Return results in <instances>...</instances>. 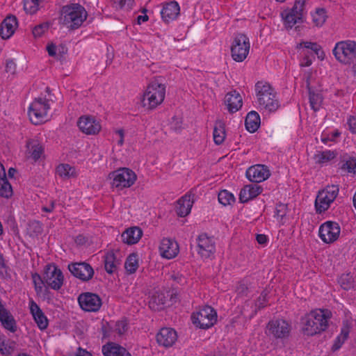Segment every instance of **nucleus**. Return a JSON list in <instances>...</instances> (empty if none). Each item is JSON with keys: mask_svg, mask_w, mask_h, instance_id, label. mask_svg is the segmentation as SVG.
Returning <instances> with one entry per match:
<instances>
[{"mask_svg": "<svg viewBox=\"0 0 356 356\" xmlns=\"http://www.w3.org/2000/svg\"><path fill=\"white\" fill-rule=\"evenodd\" d=\"M177 339L176 331L170 327H163L156 334V341L160 346L169 348L173 346Z\"/></svg>", "mask_w": 356, "mask_h": 356, "instance_id": "aec40b11", "label": "nucleus"}, {"mask_svg": "<svg viewBox=\"0 0 356 356\" xmlns=\"http://www.w3.org/2000/svg\"><path fill=\"white\" fill-rule=\"evenodd\" d=\"M286 206L283 204H280L276 207L275 214L278 218L282 219L286 215Z\"/></svg>", "mask_w": 356, "mask_h": 356, "instance_id": "6e6d98bb", "label": "nucleus"}, {"mask_svg": "<svg viewBox=\"0 0 356 356\" xmlns=\"http://www.w3.org/2000/svg\"><path fill=\"white\" fill-rule=\"evenodd\" d=\"M349 332L350 326L348 325V323L343 324V327H341V333L336 339V341L333 345L334 350H337L341 346V345L347 339Z\"/></svg>", "mask_w": 356, "mask_h": 356, "instance_id": "e433bc0d", "label": "nucleus"}, {"mask_svg": "<svg viewBox=\"0 0 356 356\" xmlns=\"http://www.w3.org/2000/svg\"><path fill=\"white\" fill-rule=\"evenodd\" d=\"M77 124L80 130L88 135H95L102 128L99 122L92 116H81Z\"/></svg>", "mask_w": 356, "mask_h": 356, "instance_id": "a211bd4d", "label": "nucleus"}, {"mask_svg": "<svg viewBox=\"0 0 356 356\" xmlns=\"http://www.w3.org/2000/svg\"><path fill=\"white\" fill-rule=\"evenodd\" d=\"M193 323L201 329H208L217 321V313L210 306H204L191 315Z\"/></svg>", "mask_w": 356, "mask_h": 356, "instance_id": "6e6552de", "label": "nucleus"}, {"mask_svg": "<svg viewBox=\"0 0 356 356\" xmlns=\"http://www.w3.org/2000/svg\"><path fill=\"white\" fill-rule=\"evenodd\" d=\"M307 88L309 90V99L310 106L314 111H316L319 110L321 105L322 104V96L321 94L315 93L314 91H312L309 86H307Z\"/></svg>", "mask_w": 356, "mask_h": 356, "instance_id": "c9c22d12", "label": "nucleus"}, {"mask_svg": "<svg viewBox=\"0 0 356 356\" xmlns=\"http://www.w3.org/2000/svg\"><path fill=\"white\" fill-rule=\"evenodd\" d=\"M342 168L347 170L350 172L356 173V157L350 158L343 163Z\"/></svg>", "mask_w": 356, "mask_h": 356, "instance_id": "5fc2aeb1", "label": "nucleus"}, {"mask_svg": "<svg viewBox=\"0 0 356 356\" xmlns=\"http://www.w3.org/2000/svg\"><path fill=\"white\" fill-rule=\"evenodd\" d=\"M250 48L249 38L243 33L236 34L231 45V55L236 62H242L248 56Z\"/></svg>", "mask_w": 356, "mask_h": 356, "instance_id": "9d476101", "label": "nucleus"}, {"mask_svg": "<svg viewBox=\"0 0 356 356\" xmlns=\"http://www.w3.org/2000/svg\"><path fill=\"white\" fill-rule=\"evenodd\" d=\"M313 22L316 26H321L326 20V12L323 8L317 9L312 15Z\"/></svg>", "mask_w": 356, "mask_h": 356, "instance_id": "37998d69", "label": "nucleus"}, {"mask_svg": "<svg viewBox=\"0 0 356 356\" xmlns=\"http://www.w3.org/2000/svg\"><path fill=\"white\" fill-rule=\"evenodd\" d=\"M27 154L35 161H38L44 154V147L36 140H29L26 143Z\"/></svg>", "mask_w": 356, "mask_h": 356, "instance_id": "c85d7f7f", "label": "nucleus"}, {"mask_svg": "<svg viewBox=\"0 0 356 356\" xmlns=\"http://www.w3.org/2000/svg\"><path fill=\"white\" fill-rule=\"evenodd\" d=\"M305 0H296L293 6L289 10L295 14L296 19L302 20Z\"/></svg>", "mask_w": 356, "mask_h": 356, "instance_id": "58836bf2", "label": "nucleus"}, {"mask_svg": "<svg viewBox=\"0 0 356 356\" xmlns=\"http://www.w3.org/2000/svg\"><path fill=\"white\" fill-rule=\"evenodd\" d=\"M75 241L76 243L81 245L86 242V239L82 235H79L76 236Z\"/></svg>", "mask_w": 356, "mask_h": 356, "instance_id": "774afa93", "label": "nucleus"}, {"mask_svg": "<svg viewBox=\"0 0 356 356\" xmlns=\"http://www.w3.org/2000/svg\"><path fill=\"white\" fill-rule=\"evenodd\" d=\"M312 65V60L307 56H305L303 58V60L301 62L300 65L303 67H308Z\"/></svg>", "mask_w": 356, "mask_h": 356, "instance_id": "69168bd1", "label": "nucleus"}, {"mask_svg": "<svg viewBox=\"0 0 356 356\" xmlns=\"http://www.w3.org/2000/svg\"><path fill=\"white\" fill-rule=\"evenodd\" d=\"M42 0H24V9L26 13L33 15L39 10L40 2Z\"/></svg>", "mask_w": 356, "mask_h": 356, "instance_id": "a19ab883", "label": "nucleus"}, {"mask_svg": "<svg viewBox=\"0 0 356 356\" xmlns=\"http://www.w3.org/2000/svg\"><path fill=\"white\" fill-rule=\"evenodd\" d=\"M270 176V171L268 166L257 164L250 167L246 170L248 179L254 183H260L266 180Z\"/></svg>", "mask_w": 356, "mask_h": 356, "instance_id": "f3484780", "label": "nucleus"}, {"mask_svg": "<svg viewBox=\"0 0 356 356\" xmlns=\"http://www.w3.org/2000/svg\"><path fill=\"white\" fill-rule=\"evenodd\" d=\"M193 196L191 193H188L178 200L176 212L179 216L185 217L190 213L193 204Z\"/></svg>", "mask_w": 356, "mask_h": 356, "instance_id": "5701e85b", "label": "nucleus"}, {"mask_svg": "<svg viewBox=\"0 0 356 356\" xmlns=\"http://www.w3.org/2000/svg\"><path fill=\"white\" fill-rule=\"evenodd\" d=\"M124 267L130 274H132L136 271L138 268V261L136 254H131L127 257L125 261Z\"/></svg>", "mask_w": 356, "mask_h": 356, "instance_id": "4c0bfd02", "label": "nucleus"}, {"mask_svg": "<svg viewBox=\"0 0 356 356\" xmlns=\"http://www.w3.org/2000/svg\"><path fill=\"white\" fill-rule=\"evenodd\" d=\"M268 303V293L266 291L261 292L256 301V307L260 309L265 307Z\"/></svg>", "mask_w": 356, "mask_h": 356, "instance_id": "603ef678", "label": "nucleus"}, {"mask_svg": "<svg viewBox=\"0 0 356 356\" xmlns=\"http://www.w3.org/2000/svg\"><path fill=\"white\" fill-rule=\"evenodd\" d=\"M339 188L337 185L326 186L318 193L315 200V209L318 213L327 211L339 194Z\"/></svg>", "mask_w": 356, "mask_h": 356, "instance_id": "1a4fd4ad", "label": "nucleus"}, {"mask_svg": "<svg viewBox=\"0 0 356 356\" xmlns=\"http://www.w3.org/2000/svg\"><path fill=\"white\" fill-rule=\"evenodd\" d=\"M250 285L251 283L247 278L238 281L236 284L234 290L236 294V298H245L248 297L251 292Z\"/></svg>", "mask_w": 356, "mask_h": 356, "instance_id": "7c9ffc66", "label": "nucleus"}, {"mask_svg": "<svg viewBox=\"0 0 356 356\" xmlns=\"http://www.w3.org/2000/svg\"><path fill=\"white\" fill-rule=\"evenodd\" d=\"M257 102L261 108L268 111H275L280 106L275 89L267 82L258 81L255 84Z\"/></svg>", "mask_w": 356, "mask_h": 356, "instance_id": "f03ea898", "label": "nucleus"}, {"mask_svg": "<svg viewBox=\"0 0 356 356\" xmlns=\"http://www.w3.org/2000/svg\"><path fill=\"white\" fill-rule=\"evenodd\" d=\"M165 86L157 81H152L147 87L141 100L143 106L148 110L156 108L164 100Z\"/></svg>", "mask_w": 356, "mask_h": 356, "instance_id": "20e7f679", "label": "nucleus"}, {"mask_svg": "<svg viewBox=\"0 0 356 356\" xmlns=\"http://www.w3.org/2000/svg\"><path fill=\"white\" fill-rule=\"evenodd\" d=\"M116 8H130L134 3V0H111Z\"/></svg>", "mask_w": 356, "mask_h": 356, "instance_id": "3c124183", "label": "nucleus"}, {"mask_svg": "<svg viewBox=\"0 0 356 356\" xmlns=\"http://www.w3.org/2000/svg\"><path fill=\"white\" fill-rule=\"evenodd\" d=\"M335 58L343 65L355 66L356 63V42L343 40L336 43L333 50Z\"/></svg>", "mask_w": 356, "mask_h": 356, "instance_id": "39448f33", "label": "nucleus"}, {"mask_svg": "<svg viewBox=\"0 0 356 356\" xmlns=\"http://www.w3.org/2000/svg\"><path fill=\"white\" fill-rule=\"evenodd\" d=\"M256 240L259 244L264 245L267 243L268 238L265 234H257Z\"/></svg>", "mask_w": 356, "mask_h": 356, "instance_id": "bf43d9fd", "label": "nucleus"}, {"mask_svg": "<svg viewBox=\"0 0 356 356\" xmlns=\"http://www.w3.org/2000/svg\"><path fill=\"white\" fill-rule=\"evenodd\" d=\"M49 109L50 105L48 99L43 97L35 98L29 108L28 114L30 120L34 124L46 122Z\"/></svg>", "mask_w": 356, "mask_h": 356, "instance_id": "423d86ee", "label": "nucleus"}, {"mask_svg": "<svg viewBox=\"0 0 356 356\" xmlns=\"http://www.w3.org/2000/svg\"><path fill=\"white\" fill-rule=\"evenodd\" d=\"M49 26L48 23H42L35 26L32 31L33 35L35 38L42 36L48 30Z\"/></svg>", "mask_w": 356, "mask_h": 356, "instance_id": "8fccbe9b", "label": "nucleus"}, {"mask_svg": "<svg viewBox=\"0 0 356 356\" xmlns=\"http://www.w3.org/2000/svg\"><path fill=\"white\" fill-rule=\"evenodd\" d=\"M245 125L248 131L250 133L255 132L260 125L259 115L256 111L248 113L245 118Z\"/></svg>", "mask_w": 356, "mask_h": 356, "instance_id": "c756f323", "label": "nucleus"}, {"mask_svg": "<svg viewBox=\"0 0 356 356\" xmlns=\"http://www.w3.org/2000/svg\"><path fill=\"white\" fill-rule=\"evenodd\" d=\"M128 328V325L126 321H118L115 322L113 331L116 332L118 335L123 334Z\"/></svg>", "mask_w": 356, "mask_h": 356, "instance_id": "09e8293b", "label": "nucleus"}, {"mask_svg": "<svg viewBox=\"0 0 356 356\" xmlns=\"http://www.w3.org/2000/svg\"><path fill=\"white\" fill-rule=\"evenodd\" d=\"M108 177L112 179V188L118 190L131 187L136 180L135 172L127 168H119L111 172Z\"/></svg>", "mask_w": 356, "mask_h": 356, "instance_id": "0eeeda50", "label": "nucleus"}, {"mask_svg": "<svg viewBox=\"0 0 356 356\" xmlns=\"http://www.w3.org/2000/svg\"><path fill=\"white\" fill-rule=\"evenodd\" d=\"M218 197L219 202L224 206L230 205L235 202L234 195L227 190L220 191Z\"/></svg>", "mask_w": 356, "mask_h": 356, "instance_id": "ea45409f", "label": "nucleus"}, {"mask_svg": "<svg viewBox=\"0 0 356 356\" xmlns=\"http://www.w3.org/2000/svg\"><path fill=\"white\" fill-rule=\"evenodd\" d=\"M75 356H92V355L87 350H83L81 348H79L77 350V352L75 354Z\"/></svg>", "mask_w": 356, "mask_h": 356, "instance_id": "e2e57ef3", "label": "nucleus"}, {"mask_svg": "<svg viewBox=\"0 0 356 356\" xmlns=\"http://www.w3.org/2000/svg\"><path fill=\"white\" fill-rule=\"evenodd\" d=\"M299 45H300V47L303 46L305 48L312 49L317 55L319 54V51H321L322 54L323 53V51H321V46L316 42H303L300 43Z\"/></svg>", "mask_w": 356, "mask_h": 356, "instance_id": "864d4df0", "label": "nucleus"}, {"mask_svg": "<svg viewBox=\"0 0 356 356\" xmlns=\"http://www.w3.org/2000/svg\"><path fill=\"white\" fill-rule=\"evenodd\" d=\"M143 236V231L138 227L127 229L121 235L122 241L128 245L137 243Z\"/></svg>", "mask_w": 356, "mask_h": 356, "instance_id": "bb28decb", "label": "nucleus"}, {"mask_svg": "<svg viewBox=\"0 0 356 356\" xmlns=\"http://www.w3.org/2000/svg\"><path fill=\"white\" fill-rule=\"evenodd\" d=\"M159 252L162 257L170 259L179 253V245L175 241L164 238L161 241Z\"/></svg>", "mask_w": 356, "mask_h": 356, "instance_id": "6ab92c4d", "label": "nucleus"}, {"mask_svg": "<svg viewBox=\"0 0 356 356\" xmlns=\"http://www.w3.org/2000/svg\"><path fill=\"white\" fill-rule=\"evenodd\" d=\"M44 279L45 285L56 291H58L64 282V276L61 270L54 264H49L46 266Z\"/></svg>", "mask_w": 356, "mask_h": 356, "instance_id": "f8f14e48", "label": "nucleus"}, {"mask_svg": "<svg viewBox=\"0 0 356 356\" xmlns=\"http://www.w3.org/2000/svg\"><path fill=\"white\" fill-rule=\"evenodd\" d=\"M13 195V188L7 179L0 180V196L9 198Z\"/></svg>", "mask_w": 356, "mask_h": 356, "instance_id": "79ce46f5", "label": "nucleus"}, {"mask_svg": "<svg viewBox=\"0 0 356 356\" xmlns=\"http://www.w3.org/2000/svg\"><path fill=\"white\" fill-rule=\"evenodd\" d=\"M68 269L75 277L83 282L90 280L94 275L92 267L86 262L71 263Z\"/></svg>", "mask_w": 356, "mask_h": 356, "instance_id": "2eb2a0df", "label": "nucleus"}, {"mask_svg": "<svg viewBox=\"0 0 356 356\" xmlns=\"http://www.w3.org/2000/svg\"><path fill=\"white\" fill-rule=\"evenodd\" d=\"M78 302L83 310L89 312H98L102 305L100 297L90 292L81 293L78 297Z\"/></svg>", "mask_w": 356, "mask_h": 356, "instance_id": "ddd939ff", "label": "nucleus"}, {"mask_svg": "<svg viewBox=\"0 0 356 356\" xmlns=\"http://www.w3.org/2000/svg\"><path fill=\"white\" fill-rule=\"evenodd\" d=\"M197 241V252L202 259H209L213 256L216 252V244L212 237L206 234L199 235Z\"/></svg>", "mask_w": 356, "mask_h": 356, "instance_id": "dca6fc26", "label": "nucleus"}, {"mask_svg": "<svg viewBox=\"0 0 356 356\" xmlns=\"http://www.w3.org/2000/svg\"><path fill=\"white\" fill-rule=\"evenodd\" d=\"M225 104L229 113H235L242 107V97L236 90L231 91L226 95Z\"/></svg>", "mask_w": 356, "mask_h": 356, "instance_id": "a878e982", "label": "nucleus"}, {"mask_svg": "<svg viewBox=\"0 0 356 356\" xmlns=\"http://www.w3.org/2000/svg\"><path fill=\"white\" fill-rule=\"evenodd\" d=\"M29 307L31 313L38 327L41 330H45L48 326V319L42 309L33 300H30Z\"/></svg>", "mask_w": 356, "mask_h": 356, "instance_id": "b1692460", "label": "nucleus"}, {"mask_svg": "<svg viewBox=\"0 0 356 356\" xmlns=\"http://www.w3.org/2000/svg\"><path fill=\"white\" fill-rule=\"evenodd\" d=\"M263 191L261 186L257 184H249L245 186L239 194V200L242 203L248 202L257 197Z\"/></svg>", "mask_w": 356, "mask_h": 356, "instance_id": "393cba45", "label": "nucleus"}, {"mask_svg": "<svg viewBox=\"0 0 356 356\" xmlns=\"http://www.w3.org/2000/svg\"><path fill=\"white\" fill-rule=\"evenodd\" d=\"M332 313L328 309H316L305 314L301 319L302 332L307 336H314L328 327Z\"/></svg>", "mask_w": 356, "mask_h": 356, "instance_id": "f257e3e1", "label": "nucleus"}, {"mask_svg": "<svg viewBox=\"0 0 356 356\" xmlns=\"http://www.w3.org/2000/svg\"><path fill=\"white\" fill-rule=\"evenodd\" d=\"M282 16L286 25L290 28H292L296 24L302 22V20L296 19L295 14L289 10L282 13Z\"/></svg>", "mask_w": 356, "mask_h": 356, "instance_id": "c03bdc74", "label": "nucleus"}, {"mask_svg": "<svg viewBox=\"0 0 356 356\" xmlns=\"http://www.w3.org/2000/svg\"><path fill=\"white\" fill-rule=\"evenodd\" d=\"M268 334L276 339H287L291 332V325L284 319H273L267 325Z\"/></svg>", "mask_w": 356, "mask_h": 356, "instance_id": "9b49d317", "label": "nucleus"}, {"mask_svg": "<svg viewBox=\"0 0 356 356\" xmlns=\"http://www.w3.org/2000/svg\"><path fill=\"white\" fill-rule=\"evenodd\" d=\"M337 156V154L330 150H325L322 152H318L317 154L314 155V159L316 163L319 164H323L327 163L333 159H334Z\"/></svg>", "mask_w": 356, "mask_h": 356, "instance_id": "f704fd0d", "label": "nucleus"}, {"mask_svg": "<svg viewBox=\"0 0 356 356\" xmlns=\"http://www.w3.org/2000/svg\"><path fill=\"white\" fill-rule=\"evenodd\" d=\"M30 226H33L35 228V232L36 233H40L42 231V227H41V225L40 223L38 222V221H34V222H32L31 224H30Z\"/></svg>", "mask_w": 356, "mask_h": 356, "instance_id": "0e129e2a", "label": "nucleus"}, {"mask_svg": "<svg viewBox=\"0 0 356 356\" xmlns=\"http://www.w3.org/2000/svg\"><path fill=\"white\" fill-rule=\"evenodd\" d=\"M56 47L54 44H48L47 50L50 56H54L56 55Z\"/></svg>", "mask_w": 356, "mask_h": 356, "instance_id": "052dcab7", "label": "nucleus"}, {"mask_svg": "<svg viewBox=\"0 0 356 356\" xmlns=\"http://www.w3.org/2000/svg\"><path fill=\"white\" fill-rule=\"evenodd\" d=\"M148 20V16L147 15H139L137 17V22L140 24L142 22H147Z\"/></svg>", "mask_w": 356, "mask_h": 356, "instance_id": "338daca9", "label": "nucleus"}, {"mask_svg": "<svg viewBox=\"0 0 356 356\" xmlns=\"http://www.w3.org/2000/svg\"><path fill=\"white\" fill-rule=\"evenodd\" d=\"M165 304V297L164 294L156 293L152 296L149 302V307L152 310L159 311L164 307Z\"/></svg>", "mask_w": 356, "mask_h": 356, "instance_id": "72a5a7b5", "label": "nucleus"}, {"mask_svg": "<svg viewBox=\"0 0 356 356\" xmlns=\"http://www.w3.org/2000/svg\"><path fill=\"white\" fill-rule=\"evenodd\" d=\"M348 124L350 131L353 134H356V116H350L348 120Z\"/></svg>", "mask_w": 356, "mask_h": 356, "instance_id": "4d7b16f0", "label": "nucleus"}, {"mask_svg": "<svg viewBox=\"0 0 356 356\" xmlns=\"http://www.w3.org/2000/svg\"><path fill=\"white\" fill-rule=\"evenodd\" d=\"M54 207H55V202L54 201H51L49 206L48 207H42V211H44V212H47V213H51L54 211Z\"/></svg>", "mask_w": 356, "mask_h": 356, "instance_id": "680f3d73", "label": "nucleus"}, {"mask_svg": "<svg viewBox=\"0 0 356 356\" xmlns=\"http://www.w3.org/2000/svg\"><path fill=\"white\" fill-rule=\"evenodd\" d=\"M74 170L68 164H60L56 168V173L62 178H69L73 172Z\"/></svg>", "mask_w": 356, "mask_h": 356, "instance_id": "a18cd8bd", "label": "nucleus"}, {"mask_svg": "<svg viewBox=\"0 0 356 356\" xmlns=\"http://www.w3.org/2000/svg\"><path fill=\"white\" fill-rule=\"evenodd\" d=\"M33 282L37 294L42 291L43 286L45 284L44 276L42 277L38 273L32 274Z\"/></svg>", "mask_w": 356, "mask_h": 356, "instance_id": "49530a36", "label": "nucleus"}, {"mask_svg": "<svg viewBox=\"0 0 356 356\" xmlns=\"http://www.w3.org/2000/svg\"><path fill=\"white\" fill-rule=\"evenodd\" d=\"M213 140L216 145L222 144L225 138V125L222 120H216L213 129Z\"/></svg>", "mask_w": 356, "mask_h": 356, "instance_id": "473e14b6", "label": "nucleus"}, {"mask_svg": "<svg viewBox=\"0 0 356 356\" xmlns=\"http://www.w3.org/2000/svg\"><path fill=\"white\" fill-rule=\"evenodd\" d=\"M87 12L79 3H72L63 7L61 19L68 29L74 30L79 28L87 18Z\"/></svg>", "mask_w": 356, "mask_h": 356, "instance_id": "7ed1b4c3", "label": "nucleus"}, {"mask_svg": "<svg viewBox=\"0 0 356 356\" xmlns=\"http://www.w3.org/2000/svg\"><path fill=\"white\" fill-rule=\"evenodd\" d=\"M119 265L120 260L116 258L113 251H109L106 253L104 256V268L108 273L112 274L114 273Z\"/></svg>", "mask_w": 356, "mask_h": 356, "instance_id": "2f4dec72", "label": "nucleus"}, {"mask_svg": "<svg viewBox=\"0 0 356 356\" xmlns=\"http://www.w3.org/2000/svg\"><path fill=\"white\" fill-rule=\"evenodd\" d=\"M339 284L344 290H349L353 287V280L349 274H343L339 279Z\"/></svg>", "mask_w": 356, "mask_h": 356, "instance_id": "de8ad7c7", "label": "nucleus"}, {"mask_svg": "<svg viewBox=\"0 0 356 356\" xmlns=\"http://www.w3.org/2000/svg\"><path fill=\"white\" fill-rule=\"evenodd\" d=\"M16 70V64L13 60H8L6 61V71L10 74H15Z\"/></svg>", "mask_w": 356, "mask_h": 356, "instance_id": "13d9d810", "label": "nucleus"}, {"mask_svg": "<svg viewBox=\"0 0 356 356\" xmlns=\"http://www.w3.org/2000/svg\"><path fill=\"white\" fill-rule=\"evenodd\" d=\"M340 232L341 228L337 222L327 221L320 226L319 236L323 242L331 243L338 239Z\"/></svg>", "mask_w": 356, "mask_h": 356, "instance_id": "4468645a", "label": "nucleus"}, {"mask_svg": "<svg viewBox=\"0 0 356 356\" xmlns=\"http://www.w3.org/2000/svg\"><path fill=\"white\" fill-rule=\"evenodd\" d=\"M17 26V19L14 15L6 17L0 25V36L2 39L10 38L15 33Z\"/></svg>", "mask_w": 356, "mask_h": 356, "instance_id": "4be33fe9", "label": "nucleus"}, {"mask_svg": "<svg viewBox=\"0 0 356 356\" xmlns=\"http://www.w3.org/2000/svg\"><path fill=\"white\" fill-rule=\"evenodd\" d=\"M102 353L104 356H132L125 348L114 343L103 346Z\"/></svg>", "mask_w": 356, "mask_h": 356, "instance_id": "cd10ccee", "label": "nucleus"}, {"mask_svg": "<svg viewBox=\"0 0 356 356\" xmlns=\"http://www.w3.org/2000/svg\"><path fill=\"white\" fill-rule=\"evenodd\" d=\"M180 14V7L175 1L163 3L161 15L165 23L175 20Z\"/></svg>", "mask_w": 356, "mask_h": 356, "instance_id": "412c9836", "label": "nucleus"}]
</instances>
